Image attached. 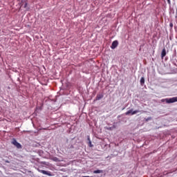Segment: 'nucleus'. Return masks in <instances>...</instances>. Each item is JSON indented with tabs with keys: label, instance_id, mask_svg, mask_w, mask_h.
<instances>
[{
	"label": "nucleus",
	"instance_id": "ddd939ff",
	"mask_svg": "<svg viewBox=\"0 0 177 177\" xmlns=\"http://www.w3.org/2000/svg\"><path fill=\"white\" fill-rule=\"evenodd\" d=\"M88 140H89V144L92 145V142H91V140L89 139V138H88Z\"/></svg>",
	"mask_w": 177,
	"mask_h": 177
},
{
	"label": "nucleus",
	"instance_id": "7ed1b4c3",
	"mask_svg": "<svg viewBox=\"0 0 177 177\" xmlns=\"http://www.w3.org/2000/svg\"><path fill=\"white\" fill-rule=\"evenodd\" d=\"M12 145L15 146V147H17V149H22V147H21V144L17 142V140H16V139H15V138L12 141Z\"/></svg>",
	"mask_w": 177,
	"mask_h": 177
},
{
	"label": "nucleus",
	"instance_id": "423d86ee",
	"mask_svg": "<svg viewBox=\"0 0 177 177\" xmlns=\"http://www.w3.org/2000/svg\"><path fill=\"white\" fill-rule=\"evenodd\" d=\"M166 55H167V50H165V48H163L162 50V53H161L162 59L165 57Z\"/></svg>",
	"mask_w": 177,
	"mask_h": 177
},
{
	"label": "nucleus",
	"instance_id": "0eeeda50",
	"mask_svg": "<svg viewBox=\"0 0 177 177\" xmlns=\"http://www.w3.org/2000/svg\"><path fill=\"white\" fill-rule=\"evenodd\" d=\"M103 94H97L95 100H100V99H103Z\"/></svg>",
	"mask_w": 177,
	"mask_h": 177
},
{
	"label": "nucleus",
	"instance_id": "dca6fc26",
	"mask_svg": "<svg viewBox=\"0 0 177 177\" xmlns=\"http://www.w3.org/2000/svg\"><path fill=\"white\" fill-rule=\"evenodd\" d=\"M125 108H123L122 110H124Z\"/></svg>",
	"mask_w": 177,
	"mask_h": 177
},
{
	"label": "nucleus",
	"instance_id": "f257e3e1",
	"mask_svg": "<svg viewBox=\"0 0 177 177\" xmlns=\"http://www.w3.org/2000/svg\"><path fill=\"white\" fill-rule=\"evenodd\" d=\"M162 102H166V103H175V102H177V97H174L171 98H166V99H162Z\"/></svg>",
	"mask_w": 177,
	"mask_h": 177
},
{
	"label": "nucleus",
	"instance_id": "2eb2a0df",
	"mask_svg": "<svg viewBox=\"0 0 177 177\" xmlns=\"http://www.w3.org/2000/svg\"><path fill=\"white\" fill-rule=\"evenodd\" d=\"M21 6H23V1H21Z\"/></svg>",
	"mask_w": 177,
	"mask_h": 177
},
{
	"label": "nucleus",
	"instance_id": "20e7f679",
	"mask_svg": "<svg viewBox=\"0 0 177 177\" xmlns=\"http://www.w3.org/2000/svg\"><path fill=\"white\" fill-rule=\"evenodd\" d=\"M37 171L40 172V174H43V175H48V176H52V173L50 171H46L45 170H41L37 169Z\"/></svg>",
	"mask_w": 177,
	"mask_h": 177
},
{
	"label": "nucleus",
	"instance_id": "f8f14e48",
	"mask_svg": "<svg viewBox=\"0 0 177 177\" xmlns=\"http://www.w3.org/2000/svg\"><path fill=\"white\" fill-rule=\"evenodd\" d=\"M169 5H171V0H167Z\"/></svg>",
	"mask_w": 177,
	"mask_h": 177
},
{
	"label": "nucleus",
	"instance_id": "4468645a",
	"mask_svg": "<svg viewBox=\"0 0 177 177\" xmlns=\"http://www.w3.org/2000/svg\"><path fill=\"white\" fill-rule=\"evenodd\" d=\"M5 162H7L8 164H9V160H6Z\"/></svg>",
	"mask_w": 177,
	"mask_h": 177
},
{
	"label": "nucleus",
	"instance_id": "6e6552de",
	"mask_svg": "<svg viewBox=\"0 0 177 177\" xmlns=\"http://www.w3.org/2000/svg\"><path fill=\"white\" fill-rule=\"evenodd\" d=\"M140 84L144 85L145 84V77H141L140 79Z\"/></svg>",
	"mask_w": 177,
	"mask_h": 177
},
{
	"label": "nucleus",
	"instance_id": "f03ea898",
	"mask_svg": "<svg viewBox=\"0 0 177 177\" xmlns=\"http://www.w3.org/2000/svg\"><path fill=\"white\" fill-rule=\"evenodd\" d=\"M138 113H140V111L139 110H136L133 111V109H130L127 112L125 113V115H135V114H138Z\"/></svg>",
	"mask_w": 177,
	"mask_h": 177
},
{
	"label": "nucleus",
	"instance_id": "9b49d317",
	"mask_svg": "<svg viewBox=\"0 0 177 177\" xmlns=\"http://www.w3.org/2000/svg\"><path fill=\"white\" fill-rule=\"evenodd\" d=\"M169 27H171V28H172V27H174V24L170 23V24H169Z\"/></svg>",
	"mask_w": 177,
	"mask_h": 177
},
{
	"label": "nucleus",
	"instance_id": "1a4fd4ad",
	"mask_svg": "<svg viewBox=\"0 0 177 177\" xmlns=\"http://www.w3.org/2000/svg\"><path fill=\"white\" fill-rule=\"evenodd\" d=\"M103 172V171L102 170H95L93 171V174H102Z\"/></svg>",
	"mask_w": 177,
	"mask_h": 177
},
{
	"label": "nucleus",
	"instance_id": "39448f33",
	"mask_svg": "<svg viewBox=\"0 0 177 177\" xmlns=\"http://www.w3.org/2000/svg\"><path fill=\"white\" fill-rule=\"evenodd\" d=\"M117 46H118V41H113L111 46V49H115Z\"/></svg>",
	"mask_w": 177,
	"mask_h": 177
},
{
	"label": "nucleus",
	"instance_id": "9d476101",
	"mask_svg": "<svg viewBox=\"0 0 177 177\" xmlns=\"http://www.w3.org/2000/svg\"><path fill=\"white\" fill-rule=\"evenodd\" d=\"M28 3H25V4H24V8H25V9H27V6H28Z\"/></svg>",
	"mask_w": 177,
	"mask_h": 177
}]
</instances>
